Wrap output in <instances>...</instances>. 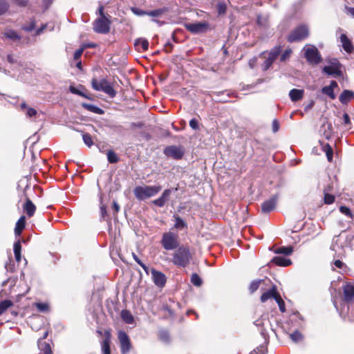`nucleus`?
Wrapping results in <instances>:
<instances>
[{"instance_id": "obj_1", "label": "nucleus", "mask_w": 354, "mask_h": 354, "mask_svg": "<svg viewBox=\"0 0 354 354\" xmlns=\"http://www.w3.org/2000/svg\"><path fill=\"white\" fill-rule=\"evenodd\" d=\"M163 247L167 251H172L167 254L172 256L171 261L177 266L186 267L192 259L189 248L185 245H163Z\"/></svg>"}, {"instance_id": "obj_2", "label": "nucleus", "mask_w": 354, "mask_h": 354, "mask_svg": "<svg viewBox=\"0 0 354 354\" xmlns=\"http://www.w3.org/2000/svg\"><path fill=\"white\" fill-rule=\"evenodd\" d=\"M161 190V186H138L134 189V195L140 201L156 195Z\"/></svg>"}, {"instance_id": "obj_3", "label": "nucleus", "mask_w": 354, "mask_h": 354, "mask_svg": "<svg viewBox=\"0 0 354 354\" xmlns=\"http://www.w3.org/2000/svg\"><path fill=\"white\" fill-rule=\"evenodd\" d=\"M330 249L333 258L344 259L351 254L354 255V245H331Z\"/></svg>"}, {"instance_id": "obj_4", "label": "nucleus", "mask_w": 354, "mask_h": 354, "mask_svg": "<svg viewBox=\"0 0 354 354\" xmlns=\"http://www.w3.org/2000/svg\"><path fill=\"white\" fill-rule=\"evenodd\" d=\"M92 87L94 90L103 91L110 97H113L116 95V92L113 89L111 84L105 79L97 80L93 79L91 81Z\"/></svg>"}, {"instance_id": "obj_5", "label": "nucleus", "mask_w": 354, "mask_h": 354, "mask_svg": "<svg viewBox=\"0 0 354 354\" xmlns=\"http://www.w3.org/2000/svg\"><path fill=\"white\" fill-rule=\"evenodd\" d=\"M309 29L305 24H301L295 28L288 35L289 42H295L305 39L308 37Z\"/></svg>"}, {"instance_id": "obj_6", "label": "nucleus", "mask_w": 354, "mask_h": 354, "mask_svg": "<svg viewBox=\"0 0 354 354\" xmlns=\"http://www.w3.org/2000/svg\"><path fill=\"white\" fill-rule=\"evenodd\" d=\"M303 50L307 61L312 64H318L322 61L320 53L314 46L306 45Z\"/></svg>"}, {"instance_id": "obj_7", "label": "nucleus", "mask_w": 354, "mask_h": 354, "mask_svg": "<svg viewBox=\"0 0 354 354\" xmlns=\"http://www.w3.org/2000/svg\"><path fill=\"white\" fill-rule=\"evenodd\" d=\"M111 21L107 17L96 19L93 23V30L100 34H106L110 31Z\"/></svg>"}, {"instance_id": "obj_8", "label": "nucleus", "mask_w": 354, "mask_h": 354, "mask_svg": "<svg viewBox=\"0 0 354 354\" xmlns=\"http://www.w3.org/2000/svg\"><path fill=\"white\" fill-rule=\"evenodd\" d=\"M118 337L120 342L121 353L127 354L132 348L129 335L124 331L120 330Z\"/></svg>"}, {"instance_id": "obj_9", "label": "nucleus", "mask_w": 354, "mask_h": 354, "mask_svg": "<svg viewBox=\"0 0 354 354\" xmlns=\"http://www.w3.org/2000/svg\"><path fill=\"white\" fill-rule=\"evenodd\" d=\"M187 30L194 34H200L207 32L209 28V24L206 21L189 23L185 25Z\"/></svg>"}, {"instance_id": "obj_10", "label": "nucleus", "mask_w": 354, "mask_h": 354, "mask_svg": "<svg viewBox=\"0 0 354 354\" xmlns=\"http://www.w3.org/2000/svg\"><path fill=\"white\" fill-rule=\"evenodd\" d=\"M164 153L170 158H172L176 160H179L182 158L184 155V150L180 147H177L175 145H171L167 147L164 149Z\"/></svg>"}, {"instance_id": "obj_11", "label": "nucleus", "mask_w": 354, "mask_h": 354, "mask_svg": "<svg viewBox=\"0 0 354 354\" xmlns=\"http://www.w3.org/2000/svg\"><path fill=\"white\" fill-rule=\"evenodd\" d=\"M281 53V48L280 46H275L273 48L269 53L268 57L264 61L262 67L264 71L268 70L274 61L278 57Z\"/></svg>"}, {"instance_id": "obj_12", "label": "nucleus", "mask_w": 354, "mask_h": 354, "mask_svg": "<svg viewBox=\"0 0 354 354\" xmlns=\"http://www.w3.org/2000/svg\"><path fill=\"white\" fill-rule=\"evenodd\" d=\"M342 300L347 304L354 300V283H347L343 287Z\"/></svg>"}, {"instance_id": "obj_13", "label": "nucleus", "mask_w": 354, "mask_h": 354, "mask_svg": "<svg viewBox=\"0 0 354 354\" xmlns=\"http://www.w3.org/2000/svg\"><path fill=\"white\" fill-rule=\"evenodd\" d=\"M151 273L153 281L155 285L160 288L164 287L167 281V277L165 274L160 271L156 270L154 268L151 269Z\"/></svg>"}, {"instance_id": "obj_14", "label": "nucleus", "mask_w": 354, "mask_h": 354, "mask_svg": "<svg viewBox=\"0 0 354 354\" xmlns=\"http://www.w3.org/2000/svg\"><path fill=\"white\" fill-rule=\"evenodd\" d=\"M279 199V196L277 194L272 196L269 199L265 201L261 204V210L264 213H269L274 209L277 201Z\"/></svg>"}, {"instance_id": "obj_15", "label": "nucleus", "mask_w": 354, "mask_h": 354, "mask_svg": "<svg viewBox=\"0 0 354 354\" xmlns=\"http://www.w3.org/2000/svg\"><path fill=\"white\" fill-rule=\"evenodd\" d=\"M277 245H273L270 247L269 250L273 251L276 254H283L284 256H289L293 252V247L289 246H281L277 247Z\"/></svg>"}, {"instance_id": "obj_16", "label": "nucleus", "mask_w": 354, "mask_h": 354, "mask_svg": "<svg viewBox=\"0 0 354 354\" xmlns=\"http://www.w3.org/2000/svg\"><path fill=\"white\" fill-rule=\"evenodd\" d=\"M111 334L110 331L106 330L104 332V339L102 340L101 346L103 354H111Z\"/></svg>"}, {"instance_id": "obj_17", "label": "nucleus", "mask_w": 354, "mask_h": 354, "mask_svg": "<svg viewBox=\"0 0 354 354\" xmlns=\"http://www.w3.org/2000/svg\"><path fill=\"white\" fill-rule=\"evenodd\" d=\"M340 41L342 45V48L346 53H351L353 52V50H354L353 45L352 44V42L351 41V40L347 37V36L345 34L341 35Z\"/></svg>"}, {"instance_id": "obj_18", "label": "nucleus", "mask_w": 354, "mask_h": 354, "mask_svg": "<svg viewBox=\"0 0 354 354\" xmlns=\"http://www.w3.org/2000/svg\"><path fill=\"white\" fill-rule=\"evenodd\" d=\"M37 346L39 350L40 351L39 353L41 354H53L51 345L50 343L46 342L45 341H41V339H38L37 341Z\"/></svg>"}, {"instance_id": "obj_19", "label": "nucleus", "mask_w": 354, "mask_h": 354, "mask_svg": "<svg viewBox=\"0 0 354 354\" xmlns=\"http://www.w3.org/2000/svg\"><path fill=\"white\" fill-rule=\"evenodd\" d=\"M279 292H277L276 286H272V287L268 290V291L263 292L261 296V301L264 303L267 301L268 299L273 298L275 299L276 295Z\"/></svg>"}, {"instance_id": "obj_20", "label": "nucleus", "mask_w": 354, "mask_h": 354, "mask_svg": "<svg viewBox=\"0 0 354 354\" xmlns=\"http://www.w3.org/2000/svg\"><path fill=\"white\" fill-rule=\"evenodd\" d=\"M271 262L278 266L281 267H286L292 264V261L290 259H287L283 257H274L271 260Z\"/></svg>"}, {"instance_id": "obj_21", "label": "nucleus", "mask_w": 354, "mask_h": 354, "mask_svg": "<svg viewBox=\"0 0 354 354\" xmlns=\"http://www.w3.org/2000/svg\"><path fill=\"white\" fill-rule=\"evenodd\" d=\"M36 207L33 203L29 199L26 198V203L24 205V210L29 217L34 215Z\"/></svg>"}, {"instance_id": "obj_22", "label": "nucleus", "mask_w": 354, "mask_h": 354, "mask_svg": "<svg viewBox=\"0 0 354 354\" xmlns=\"http://www.w3.org/2000/svg\"><path fill=\"white\" fill-rule=\"evenodd\" d=\"M304 90L293 88L289 93L290 98L292 102H297L302 99L304 96Z\"/></svg>"}, {"instance_id": "obj_23", "label": "nucleus", "mask_w": 354, "mask_h": 354, "mask_svg": "<svg viewBox=\"0 0 354 354\" xmlns=\"http://www.w3.org/2000/svg\"><path fill=\"white\" fill-rule=\"evenodd\" d=\"M320 131L326 139H329L332 136L333 133L332 124L329 122L324 123Z\"/></svg>"}, {"instance_id": "obj_24", "label": "nucleus", "mask_w": 354, "mask_h": 354, "mask_svg": "<svg viewBox=\"0 0 354 354\" xmlns=\"http://www.w3.org/2000/svg\"><path fill=\"white\" fill-rule=\"evenodd\" d=\"M354 97V93L349 90H344L339 95V101L342 104H347Z\"/></svg>"}, {"instance_id": "obj_25", "label": "nucleus", "mask_w": 354, "mask_h": 354, "mask_svg": "<svg viewBox=\"0 0 354 354\" xmlns=\"http://www.w3.org/2000/svg\"><path fill=\"white\" fill-rule=\"evenodd\" d=\"M122 319L128 324H131L134 322V318L131 312L128 310H122L120 314Z\"/></svg>"}, {"instance_id": "obj_26", "label": "nucleus", "mask_w": 354, "mask_h": 354, "mask_svg": "<svg viewBox=\"0 0 354 354\" xmlns=\"http://www.w3.org/2000/svg\"><path fill=\"white\" fill-rule=\"evenodd\" d=\"M136 47L138 50L145 51L149 48V42L146 39L139 38L135 41Z\"/></svg>"}, {"instance_id": "obj_27", "label": "nucleus", "mask_w": 354, "mask_h": 354, "mask_svg": "<svg viewBox=\"0 0 354 354\" xmlns=\"http://www.w3.org/2000/svg\"><path fill=\"white\" fill-rule=\"evenodd\" d=\"M26 224V217L24 216H21L16 223V226L15 228V232L16 235H19L24 228L25 227Z\"/></svg>"}, {"instance_id": "obj_28", "label": "nucleus", "mask_w": 354, "mask_h": 354, "mask_svg": "<svg viewBox=\"0 0 354 354\" xmlns=\"http://www.w3.org/2000/svg\"><path fill=\"white\" fill-rule=\"evenodd\" d=\"M323 71L324 73H326V74H328L329 75H335L337 76H339L342 74V72L339 68H337V67L331 66H324L323 68Z\"/></svg>"}, {"instance_id": "obj_29", "label": "nucleus", "mask_w": 354, "mask_h": 354, "mask_svg": "<svg viewBox=\"0 0 354 354\" xmlns=\"http://www.w3.org/2000/svg\"><path fill=\"white\" fill-rule=\"evenodd\" d=\"M334 259V261H333V265L339 268V269H341L342 270L343 272H347L349 271V268L346 266V263H344L342 259H339V258H333Z\"/></svg>"}, {"instance_id": "obj_30", "label": "nucleus", "mask_w": 354, "mask_h": 354, "mask_svg": "<svg viewBox=\"0 0 354 354\" xmlns=\"http://www.w3.org/2000/svg\"><path fill=\"white\" fill-rule=\"evenodd\" d=\"M3 35L5 37L12 41H18L21 39V37L15 30L11 29L6 30Z\"/></svg>"}, {"instance_id": "obj_31", "label": "nucleus", "mask_w": 354, "mask_h": 354, "mask_svg": "<svg viewBox=\"0 0 354 354\" xmlns=\"http://www.w3.org/2000/svg\"><path fill=\"white\" fill-rule=\"evenodd\" d=\"M158 336L159 339L163 342L168 343L170 341V335L167 330L160 329L158 333Z\"/></svg>"}, {"instance_id": "obj_32", "label": "nucleus", "mask_w": 354, "mask_h": 354, "mask_svg": "<svg viewBox=\"0 0 354 354\" xmlns=\"http://www.w3.org/2000/svg\"><path fill=\"white\" fill-rule=\"evenodd\" d=\"M13 306V302L11 300L6 299L0 302V315H1L10 307Z\"/></svg>"}, {"instance_id": "obj_33", "label": "nucleus", "mask_w": 354, "mask_h": 354, "mask_svg": "<svg viewBox=\"0 0 354 354\" xmlns=\"http://www.w3.org/2000/svg\"><path fill=\"white\" fill-rule=\"evenodd\" d=\"M290 338L294 342L297 343L303 340L304 335L299 330H295L290 334Z\"/></svg>"}, {"instance_id": "obj_34", "label": "nucleus", "mask_w": 354, "mask_h": 354, "mask_svg": "<svg viewBox=\"0 0 354 354\" xmlns=\"http://www.w3.org/2000/svg\"><path fill=\"white\" fill-rule=\"evenodd\" d=\"M132 256L135 261L143 268L147 274H149L151 269H149V268L147 266L134 252H132Z\"/></svg>"}, {"instance_id": "obj_35", "label": "nucleus", "mask_w": 354, "mask_h": 354, "mask_svg": "<svg viewBox=\"0 0 354 354\" xmlns=\"http://www.w3.org/2000/svg\"><path fill=\"white\" fill-rule=\"evenodd\" d=\"M264 280L259 279V280H254L252 281L249 286V290L251 294L254 293L255 291L258 290L259 288V286L261 282H263Z\"/></svg>"}, {"instance_id": "obj_36", "label": "nucleus", "mask_w": 354, "mask_h": 354, "mask_svg": "<svg viewBox=\"0 0 354 354\" xmlns=\"http://www.w3.org/2000/svg\"><path fill=\"white\" fill-rule=\"evenodd\" d=\"M14 254L17 262L21 260V245H14Z\"/></svg>"}, {"instance_id": "obj_37", "label": "nucleus", "mask_w": 354, "mask_h": 354, "mask_svg": "<svg viewBox=\"0 0 354 354\" xmlns=\"http://www.w3.org/2000/svg\"><path fill=\"white\" fill-rule=\"evenodd\" d=\"M162 310L165 313V316L167 317H174L175 316L174 310L168 304L163 305Z\"/></svg>"}, {"instance_id": "obj_38", "label": "nucleus", "mask_w": 354, "mask_h": 354, "mask_svg": "<svg viewBox=\"0 0 354 354\" xmlns=\"http://www.w3.org/2000/svg\"><path fill=\"white\" fill-rule=\"evenodd\" d=\"M274 299H275L276 302L278 304V306H279L280 311L281 313H285L286 312L285 302L282 299V298H281V297L279 293H278L276 295V297H275Z\"/></svg>"}, {"instance_id": "obj_39", "label": "nucleus", "mask_w": 354, "mask_h": 354, "mask_svg": "<svg viewBox=\"0 0 354 354\" xmlns=\"http://www.w3.org/2000/svg\"><path fill=\"white\" fill-rule=\"evenodd\" d=\"M191 282L195 286H197V287H199L202 285V279L200 277V276L196 274V273H194L192 274V277H191Z\"/></svg>"}, {"instance_id": "obj_40", "label": "nucleus", "mask_w": 354, "mask_h": 354, "mask_svg": "<svg viewBox=\"0 0 354 354\" xmlns=\"http://www.w3.org/2000/svg\"><path fill=\"white\" fill-rule=\"evenodd\" d=\"M322 92L324 94L328 95L332 100H334L336 97V95L334 93V91H333L331 88L328 87V86H324L322 89Z\"/></svg>"}, {"instance_id": "obj_41", "label": "nucleus", "mask_w": 354, "mask_h": 354, "mask_svg": "<svg viewBox=\"0 0 354 354\" xmlns=\"http://www.w3.org/2000/svg\"><path fill=\"white\" fill-rule=\"evenodd\" d=\"M174 226L178 230H182L186 226V224L185 221L179 216H176Z\"/></svg>"}, {"instance_id": "obj_42", "label": "nucleus", "mask_w": 354, "mask_h": 354, "mask_svg": "<svg viewBox=\"0 0 354 354\" xmlns=\"http://www.w3.org/2000/svg\"><path fill=\"white\" fill-rule=\"evenodd\" d=\"M339 212L344 214L345 216L351 218H353L354 217V215L353 214V213L351 212V209L346 207V206H340L339 207Z\"/></svg>"}, {"instance_id": "obj_43", "label": "nucleus", "mask_w": 354, "mask_h": 354, "mask_svg": "<svg viewBox=\"0 0 354 354\" xmlns=\"http://www.w3.org/2000/svg\"><path fill=\"white\" fill-rule=\"evenodd\" d=\"M324 150L326 152L328 160L330 162L333 159V149L328 144H326L324 146Z\"/></svg>"}, {"instance_id": "obj_44", "label": "nucleus", "mask_w": 354, "mask_h": 354, "mask_svg": "<svg viewBox=\"0 0 354 354\" xmlns=\"http://www.w3.org/2000/svg\"><path fill=\"white\" fill-rule=\"evenodd\" d=\"M83 106L85 107L87 110L91 111L95 113H102V111L101 109L92 105V104H83Z\"/></svg>"}, {"instance_id": "obj_45", "label": "nucleus", "mask_w": 354, "mask_h": 354, "mask_svg": "<svg viewBox=\"0 0 354 354\" xmlns=\"http://www.w3.org/2000/svg\"><path fill=\"white\" fill-rule=\"evenodd\" d=\"M164 12L162 9H156L151 11H147V15L152 17H158L161 16Z\"/></svg>"}, {"instance_id": "obj_46", "label": "nucleus", "mask_w": 354, "mask_h": 354, "mask_svg": "<svg viewBox=\"0 0 354 354\" xmlns=\"http://www.w3.org/2000/svg\"><path fill=\"white\" fill-rule=\"evenodd\" d=\"M107 159L110 163H115L118 161V158L116 154L112 151H109L107 153Z\"/></svg>"}, {"instance_id": "obj_47", "label": "nucleus", "mask_w": 354, "mask_h": 354, "mask_svg": "<svg viewBox=\"0 0 354 354\" xmlns=\"http://www.w3.org/2000/svg\"><path fill=\"white\" fill-rule=\"evenodd\" d=\"M9 8V5L6 0H0V15L4 14Z\"/></svg>"}, {"instance_id": "obj_48", "label": "nucleus", "mask_w": 354, "mask_h": 354, "mask_svg": "<svg viewBox=\"0 0 354 354\" xmlns=\"http://www.w3.org/2000/svg\"><path fill=\"white\" fill-rule=\"evenodd\" d=\"M82 138L85 145L88 147H91L93 144L91 136L88 133H84L82 135Z\"/></svg>"}, {"instance_id": "obj_49", "label": "nucleus", "mask_w": 354, "mask_h": 354, "mask_svg": "<svg viewBox=\"0 0 354 354\" xmlns=\"http://www.w3.org/2000/svg\"><path fill=\"white\" fill-rule=\"evenodd\" d=\"M35 306L40 312H46L49 310V306L46 303H36Z\"/></svg>"}, {"instance_id": "obj_50", "label": "nucleus", "mask_w": 354, "mask_h": 354, "mask_svg": "<svg viewBox=\"0 0 354 354\" xmlns=\"http://www.w3.org/2000/svg\"><path fill=\"white\" fill-rule=\"evenodd\" d=\"M257 24L261 27H266L268 24V18L263 16H258L257 20Z\"/></svg>"}, {"instance_id": "obj_51", "label": "nucleus", "mask_w": 354, "mask_h": 354, "mask_svg": "<svg viewBox=\"0 0 354 354\" xmlns=\"http://www.w3.org/2000/svg\"><path fill=\"white\" fill-rule=\"evenodd\" d=\"M335 201V196L332 194H328L325 192L324 193V203L326 204L330 205L333 203Z\"/></svg>"}, {"instance_id": "obj_52", "label": "nucleus", "mask_w": 354, "mask_h": 354, "mask_svg": "<svg viewBox=\"0 0 354 354\" xmlns=\"http://www.w3.org/2000/svg\"><path fill=\"white\" fill-rule=\"evenodd\" d=\"M292 50L291 49H286L281 55L280 57V61L281 62H286L287 59H288L291 55Z\"/></svg>"}, {"instance_id": "obj_53", "label": "nucleus", "mask_w": 354, "mask_h": 354, "mask_svg": "<svg viewBox=\"0 0 354 354\" xmlns=\"http://www.w3.org/2000/svg\"><path fill=\"white\" fill-rule=\"evenodd\" d=\"M131 10L132 12L137 15V16H143L147 15V11H145L140 8H136V7H132L131 8Z\"/></svg>"}, {"instance_id": "obj_54", "label": "nucleus", "mask_w": 354, "mask_h": 354, "mask_svg": "<svg viewBox=\"0 0 354 354\" xmlns=\"http://www.w3.org/2000/svg\"><path fill=\"white\" fill-rule=\"evenodd\" d=\"M217 11L219 15H223L226 12V5L225 3H218L217 5Z\"/></svg>"}, {"instance_id": "obj_55", "label": "nucleus", "mask_w": 354, "mask_h": 354, "mask_svg": "<svg viewBox=\"0 0 354 354\" xmlns=\"http://www.w3.org/2000/svg\"><path fill=\"white\" fill-rule=\"evenodd\" d=\"M171 194V190L169 189H165L163 193L162 194L160 198L163 200L165 203L167 201L168 198Z\"/></svg>"}, {"instance_id": "obj_56", "label": "nucleus", "mask_w": 354, "mask_h": 354, "mask_svg": "<svg viewBox=\"0 0 354 354\" xmlns=\"http://www.w3.org/2000/svg\"><path fill=\"white\" fill-rule=\"evenodd\" d=\"M35 28V21H32L27 26L23 27V29L26 31L30 32L32 31Z\"/></svg>"}, {"instance_id": "obj_57", "label": "nucleus", "mask_w": 354, "mask_h": 354, "mask_svg": "<svg viewBox=\"0 0 354 354\" xmlns=\"http://www.w3.org/2000/svg\"><path fill=\"white\" fill-rule=\"evenodd\" d=\"M265 350L266 349H265L264 346H259V347H257V348L254 349L251 352V354H264Z\"/></svg>"}, {"instance_id": "obj_58", "label": "nucleus", "mask_w": 354, "mask_h": 354, "mask_svg": "<svg viewBox=\"0 0 354 354\" xmlns=\"http://www.w3.org/2000/svg\"><path fill=\"white\" fill-rule=\"evenodd\" d=\"M189 126L192 129H193L194 130L198 129V123L197 120H196L195 118L192 119L189 121Z\"/></svg>"}, {"instance_id": "obj_59", "label": "nucleus", "mask_w": 354, "mask_h": 354, "mask_svg": "<svg viewBox=\"0 0 354 354\" xmlns=\"http://www.w3.org/2000/svg\"><path fill=\"white\" fill-rule=\"evenodd\" d=\"M69 90L72 93L77 94V95L83 96L84 97H86V96L84 93H82L80 91H79L77 88H76L74 86H70Z\"/></svg>"}, {"instance_id": "obj_60", "label": "nucleus", "mask_w": 354, "mask_h": 354, "mask_svg": "<svg viewBox=\"0 0 354 354\" xmlns=\"http://www.w3.org/2000/svg\"><path fill=\"white\" fill-rule=\"evenodd\" d=\"M153 203L155 205H156L158 207H163L165 205V202L163 201V200L160 197H159L158 198L153 201Z\"/></svg>"}, {"instance_id": "obj_61", "label": "nucleus", "mask_w": 354, "mask_h": 354, "mask_svg": "<svg viewBox=\"0 0 354 354\" xmlns=\"http://www.w3.org/2000/svg\"><path fill=\"white\" fill-rule=\"evenodd\" d=\"M84 49V47H82V48L77 50L75 52L74 56H73L75 59H78L82 56Z\"/></svg>"}, {"instance_id": "obj_62", "label": "nucleus", "mask_w": 354, "mask_h": 354, "mask_svg": "<svg viewBox=\"0 0 354 354\" xmlns=\"http://www.w3.org/2000/svg\"><path fill=\"white\" fill-rule=\"evenodd\" d=\"M37 114V111L32 108H28L26 111V115L29 118H32Z\"/></svg>"}, {"instance_id": "obj_63", "label": "nucleus", "mask_w": 354, "mask_h": 354, "mask_svg": "<svg viewBox=\"0 0 354 354\" xmlns=\"http://www.w3.org/2000/svg\"><path fill=\"white\" fill-rule=\"evenodd\" d=\"M291 234L293 235V236H292V239L293 241L292 243H297V242L300 241L299 236L297 234V233L296 232L292 231Z\"/></svg>"}, {"instance_id": "obj_64", "label": "nucleus", "mask_w": 354, "mask_h": 354, "mask_svg": "<svg viewBox=\"0 0 354 354\" xmlns=\"http://www.w3.org/2000/svg\"><path fill=\"white\" fill-rule=\"evenodd\" d=\"M272 131L273 132H277L279 129V124L277 120H273L272 124Z\"/></svg>"}]
</instances>
